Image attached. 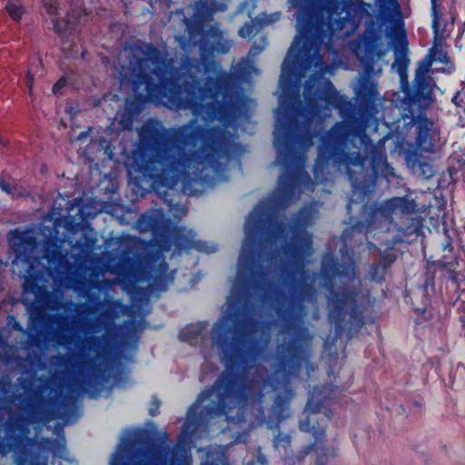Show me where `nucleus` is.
<instances>
[{"label": "nucleus", "instance_id": "f3484780", "mask_svg": "<svg viewBox=\"0 0 465 465\" xmlns=\"http://www.w3.org/2000/svg\"><path fill=\"white\" fill-rule=\"evenodd\" d=\"M443 33V38L441 40L436 39L435 34L433 33V45L430 49L428 60L422 64L425 66V72H429L432 62H440L447 64L450 61L448 60V54L443 50L442 43L444 39L448 37V34L440 28Z\"/></svg>", "mask_w": 465, "mask_h": 465}, {"label": "nucleus", "instance_id": "9b49d317", "mask_svg": "<svg viewBox=\"0 0 465 465\" xmlns=\"http://www.w3.org/2000/svg\"><path fill=\"white\" fill-rule=\"evenodd\" d=\"M355 94L361 104L371 111H377V102L381 100L378 85L370 78H361L355 89Z\"/></svg>", "mask_w": 465, "mask_h": 465}, {"label": "nucleus", "instance_id": "8fccbe9b", "mask_svg": "<svg viewBox=\"0 0 465 465\" xmlns=\"http://www.w3.org/2000/svg\"><path fill=\"white\" fill-rule=\"evenodd\" d=\"M347 208L349 211L351 210V203H348Z\"/></svg>", "mask_w": 465, "mask_h": 465}, {"label": "nucleus", "instance_id": "cd10ccee", "mask_svg": "<svg viewBox=\"0 0 465 465\" xmlns=\"http://www.w3.org/2000/svg\"><path fill=\"white\" fill-rule=\"evenodd\" d=\"M156 225V219L151 215H142L140 220L137 221V226L140 231H154Z\"/></svg>", "mask_w": 465, "mask_h": 465}, {"label": "nucleus", "instance_id": "b1692460", "mask_svg": "<svg viewBox=\"0 0 465 465\" xmlns=\"http://www.w3.org/2000/svg\"><path fill=\"white\" fill-rule=\"evenodd\" d=\"M425 66L420 65L416 74L415 84L418 92L430 94L432 91V84L430 79L427 76Z\"/></svg>", "mask_w": 465, "mask_h": 465}, {"label": "nucleus", "instance_id": "3c124183", "mask_svg": "<svg viewBox=\"0 0 465 465\" xmlns=\"http://www.w3.org/2000/svg\"><path fill=\"white\" fill-rule=\"evenodd\" d=\"M401 37H402V39H403V40H405V35H404V33H402V34H401Z\"/></svg>", "mask_w": 465, "mask_h": 465}, {"label": "nucleus", "instance_id": "7ed1b4c3", "mask_svg": "<svg viewBox=\"0 0 465 465\" xmlns=\"http://www.w3.org/2000/svg\"><path fill=\"white\" fill-rule=\"evenodd\" d=\"M117 78L121 86H130L142 104L152 101L171 109H190L194 116L206 110L203 102L225 97L232 84L231 74L219 64L186 58L176 68L166 45L142 44L125 45L120 54Z\"/></svg>", "mask_w": 465, "mask_h": 465}, {"label": "nucleus", "instance_id": "603ef678", "mask_svg": "<svg viewBox=\"0 0 465 465\" xmlns=\"http://www.w3.org/2000/svg\"><path fill=\"white\" fill-rule=\"evenodd\" d=\"M330 457H335V454L334 453H331Z\"/></svg>", "mask_w": 465, "mask_h": 465}, {"label": "nucleus", "instance_id": "c85d7f7f", "mask_svg": "<svg viewBox=\"0 0 465 465\" xmlns=\"http://www.w3.org/2000/svg\"><path fill=\"white\" fill-rule=\"evenodd\" d=\"M384 273L385 268L378 264H375L371 267V272H369V277H371V281L381 282L384 278Z\"/></svg>", "mask_w": 465, "mask_h": 465}, {"label": "nucleus", "instance_id": "423d86ee", "mask_svg": "<svg viewBox=\"0 0 465 465\" xmlns=\"http://www.w3.org/2000/svg\"><path fill=\"white\" fill-rule=\"evenodd\" d=\"M305 411L308 413L307 419L302 420L300 423V429L302 431L312 433L314 442L302 450L301 455L297 456V460H301L302 457L316 452L317 453V464L322 463V455L324 454V443H325V428L327 423V418L325 414H322L320 407L314 399V391L312 393Z\"/></svg>", "mask_w": 465, "mask_h": 465}, {"label": "nucleus", "instance_id": "f8f14e48", "mask_svg": "<svg viewBox=\"0 0 465 465\" xmlns=\"http://www.w3.org/2000/svg\"><path fill=\"white\" fill-rule=\"evenodd\" d=\"M405 162L415 174L421 176L423 179H429L434 175L435 171L432 164L418 150L407 153Z\"/></svg>", "mask_w": 465, "mask_h": 465}, {"label": "nucleus", "instance_id": "4be33fe9", "mask_svg": "<svg viewBox=\"0 0 465 465\" xmlns=\"http://www.w3.org/2000/svg\"><path fill=\"white\" fill-rule=\"evenodd\" d=\"M226 447H218L208 450L206 459L201 465H230Z\"/></svg>", "mask_w": 465, "mask_h": 465}, {"label": "nucleus", "instance_id": "6ab92c4d", "mask_svg": "<svg viewBox=\"0 0 465 465\" xmlns=\"http://www.w3.org/2000/svg\"><path fill=\"white\" fill-rule=\"evenodd\" d=\"M168 265L165 262H163L160 264L159 269L156 271L155 277L153 279V282L152 283V287L158 291H165L168 284L171 283L173 280V273H167Z\"/></svg>", "mask_w": 465, "mask_h": 465}, {"label": "nucleus", "instance_id": "09e8293b", "mask_svg": "<svg viewBox=\"0 0 465 465\" xmlns=\"http://www.w3.org/2000/svg\"><path fill=\"white\" fill-rule=\"evenodd\" d=\"M401 116H402L403 118H405V117H408V114H405V113H403V114H401Z\"/></svg>", "mask_w": 465, "mask_h": 465}, {"label": "nucleus", "instance_id": "473e14b6", "mask_svg": "<svg viewBox=\"0 0 465 465\" xmlns=\"http://www.w3.org/2000/svg\"><path fill=\"white\" fill-rule=\"evenodd\" d=\"M133 125V117L129 113L120 114V126L123 129L130 130Z\"/></svg>", "mask_w": 465, "mask_h": 465}, {"label": "nucleus", "instance_id": "9d476101", "mask_svg": "<svg viewBox=\"0 0 465 465\" xmlns=\"http://www.w3.org/2000/svg\"><path fill=\"white\" fill-rule=\"evenodd\" d=\"M356 294L351 292H336L328 298L330 307L329 321L336 325L337 332L340 329L341 315L343 311L349 307L351 308V315L355 314L354 305L356 303Z\"/></svg>", "mask_w": 465, "mask_h": 465}, {"label": "nucleus", "instance_id": "72a5a7b5", "mask_svg": "<svg viewBox=\"0 0 465 465\" xmlns=\"http://www.w3.org/2000/svg\"><path fill=\"white\" fill-rule=\"evenodd\" d=\"M25 84L27 85V90H29L30 95H33L34 74L32 69L27 71V79H25Z\"/></svg>", "mask_w": 465, "mask_h": 465}, {"label": "nucleus", "instance_id": "0eeeda50", "mask_svg": "<svg viewBox=\"0 0 465 465\" xmlns=\"http://www.w3.org/2000/svg\"><path fill=\"white\" fill-rule=\"evenodd\" d=\"M196 234L192 230L183 227H172L160 234L155 240L162 252L173 250V253H180L183 251L195 249L199 252L212 253L217 250V245L213 242L196 240Z\"/></svg>", "mask_w": 465, "mask_h": 465}, {"label": "nucleus", "instance_id": "a878e982", "mask_svg": "<svg viewBox=\"0 0 465 465\" xmlns=\"http://www.w3.org/2000/svg\"><path fill=\"white\" fill-rule=\"evenodd\" d=\"M6 12L12 19L19 21L24 13V9L18 0H9L5 6Z\"/></svg>", "mask_w": 465, "mask_h": 465}, {"label": "nucleus", "instance_id": "412c9836", "mask_svg": "<svg viewBox=\"0 0 465 465\" xmlns=\"http://www.w3.org/2000/svg\"><path fill=\"white\" fill-rule=\"evenodd\" d=\"M282 131L277 125L274 131V147L277 152L275 163L279 165H288L289 162V149L285 143L281 142Z\"/></svg>", "mask_w": 465, "mask_h": 465}, {"label": "nucleus", "instance_id": "a19ab883", "mask_svg": "<svg viewBox=\"0 0 465 465\" xmlns=\"http://www.w3.org/2000/svg\"><path fill=\"white\" fill-rule=\"evenodd\" d=\"M88 134H89L88 131H84V132L80 133L77 137V140H83L84 138L88 136Z\"/></svg>", "mask_w": 465, "mask_h": 465}, {"label": "nucleus", "instance_id": "c03bdc74", "mask_svg": "<svg viewBox=\"0 0 465 465\" xmlns=\"http://www.w3.org/2000/svg\"><path fill=\"white\" fill-rule=\"evenodd\" d=\"M180 213H182V214H183V215H184V214H186V213H187V209H186V208H184V207H182V209H180Z\"/></svg>", "mask_w": 465, "mask_h": 465}, {"label": "nucleus", "instance_id": "aec40b11", "mask_svg": "<svg viewBox=\"0 0 465 465\" xmlns=\"http://www.w3.org/2000/svg\"><path fill=\"white\" fill-rule=\"evenodd\" d=\"M205 327L206 324L202 322L189 325L180 332V339L194 345L199 340H203V331Z\"/></svg>", "mask_w": 465, "mask_h": 465}, {"label": "nucleus", "instance_id": "5701e85b", "mask_svg": "<svg viewBox=\"0 0 465 465\" xmlns=\"http://www.w3.org/2000/svg\"><path fill=\"white\" fill-rule=\"evenodd\" d=\"M440 2L441 0H430V11L432 16V30L435 34L436 39L441 40L443 38V33L440 31L441 26V13H440Z\"/></svg>", "mask_w": 465, "mask_h": 465}, {"label": "nucleus", "instance_id": "58836bf2", "mask_svg": "<svg viewBox=\"0 0 465 465\" xmlns=\"http://www.w3.org/2000/svg\"><path fill=\"white\" fill-rule=\"evenodd\" d=\"M64 86V79H60L56 82V84L53 86V92L54 94H57L60 90V88Z\"/></svg>", "mask_w": 465, "mask_h": 465}, {"label": "nucleus", "instance_id": "7c9ffc66", "mask_svg": "<svg viewBox=\"0 0 465 465\" xmlns=\"http://www.w3.org/2000/svg\"><path fill=\"white\" fill-rule=\"evenodd\" d=\"M256 26H257V24H255V20L252 21V24L245 23L239 29V35L242 38H247V37L252 36L255 33Z\"/></svg>", "mask_w": 465, "mask_h": 465}, {"label": "nucleus", "instance_id": "dca6fc26", "mask_svg": "<svg viewBox=\"0 0 465 465\" xmlns=\"http://www.w3.org/2000/svg\"><path fill=\"white\" fill-rule=\"evenodd\" d=\"M383 213L392 214L400 213H414L417 211V204L414 200L410 198H390L382 205Z\"/></svg>", "mask_w": 465, "mask_h": 465}, {"label": "nucleus", "instance_id": "c9c22d12", "mask_svg": "<svg viewBox=\"0 0 465 465\" xmlns=\"http://www.w3.org/2000/svg\"><path fill=\"white\" fill-rule=\"evenodd\" d=\"M262 43H263V45L262 47H256L255 45L253 47H252L250 49V52L249 54H252V55H256L258 54H260L262 49L264 48V46L266 45V39L265 38H262Z\"/></svg>", "mask_w": 465, "mask_h": 465}, {"label": "nucleus", "instance_id": "37998d69", "mask_svg": "<svg viewBox=\"0 0 465 465\" xmlns=\"http://www.w3.org/2000/svg\"><path fill=\"white\" fill-rule=\"evenodd\" d=\"M460 94V93H458L452 99V101L456 104H459L458 103V99H459V95Z\"/></svg>", "mask_w": 465, "mask_h": 465}, {"label": "nucleus", "instance_id": "79ce46f5", "mask_svg": "<svg viewBox=\"0 0 465 465\" xmlns=\"http://www.w3.org/2000/svg\"><path fill=\"white\" fill-rule=\"evenodd\" d=\"M176 41L180 44V45H182L183 48H185V45H183V37L180 36V37H175Z\"/></svg>", "mask_w": 465, "mask_h": 465}, {"label": "nucleus", "instance_id": "5fc2aeb1", "mask_svg": "<svg viewBox=\"0 0 465 465\" xmlns=\"http://www.w3.org/2000/svg\"><path fill=\"white\" fill-rule=\"evenodd\" d=\"M42 465H46V463H45V462H44Z\"/></svg>", "mask_w": 465, "mask_h": 465}, {"label": "nucleus", "instance_id": "c756f323", "mask_svg": "<svg viewBox=\"0 0 465 465\" xmlns=\"http://www.w3.org/2000/svg\"><path fill=\"white\" fill-rule=\"evenodd\" d=\"M274 447L276 449H284L286 450L289 446H290V443H291V438L289 435H286V434H282V433H279L275 438H274Z\"/></svg>", "mask_w": 465, "mask_h": 465}, {"label": "nucleus", "instance_id": "4c0bfd02", "mask_svg": "<svg viewBox=\"0 0 465 465\" xmlns=\"http://www.w3.org/2000/svg\"><path fill=\"white\" fill-rule=\"evenodd\" d=\"M28 195V192L25 189L17 185V190L15 191V194L13 197H26Z\"/></svg>", "mask_w": 465, "mask_h": 465}, {"label": "nucleus", "instance_id": "bb28decb", "mask_svg": "<svg viewBox=\"0 0 465 465\" xmlns=\"http://www.w3.org/2000/svg\"><path fill=\"white\" fill-rule=\"evenodd\" d=\"M64 215H56L54 210H52L45 218L44 223L52 222L53 223V231L57 233L58 228L62 226H66V219Z\"/></svg>", "mask_w": 465, "mask_h": 465}, {"label": "nucleus", "instance_id": "ea45409f", "mask_svg": "<svg viewBox=\"0 0 465 465\" xmlns=\"http://www.w3.org/2000/svg\"><path fill=\"white\" fill-rule=\"evenodd\" d=\"M406 61H407V59H406L405 55H401V56H399L396 58V62L402 65H405Z\"/></svg>", "mask_w": 465, "mask_h": 465}, {"label": "nucleus", "instance_id": "f03ea898", "mask_svg": "<svg viewBox=\"0 0 465 465\" xmlns=\"http://www.w3.org/2000/svg\"><path fill=\"white\" fill-rule=\"evenodd\" d=\"M197 120L166 130L159 122H149L140 129L139 150L126 163L128 183L137 192L149 183L153 190L172 189L178 181L183 191L194 195L193 184L204 186L212 173L214 177L224 171L229 161L233 135L222 128L205 129Z\"/></svg>", "mask_w": 465, "mask_h": 465}, {"label": "nucleus", "instance_id": "2eb2a0df", "mask_svg": "<svg viewBox=\"0 0 465 465\" xmlns=\"http://www.w3.org/2000/svg\"><path fill=\"white\" fill-rule=\"evenodd\" d=\"M45 11L52 16L51 20L54 25V29L58 34H72V32L75 29L76 22L71 20L70 16L66 20H58L55 15L58 13V7L56 5V0H43Z\"/></svg>", "mask_w": 465, "mask_h": 465}, {"label": "nucleus", "instance_id": "20e7f679", "mask_svg": "<svg viewBox=\"0 0 465 465\" xmlns=\"http://www.w3.org/2000/svg\"><path fill=\"white\" fill-rule=\"evenodd\" d=\"M220 351L222 361L227 367V372L204 390L196 401L190 407L182 431L178 435V443L172 450L162 447H150L140 453V465H193L191 454L193 434L198 429L204 415L224 414L230 422L244 420L242 411L253 381L249 386H242L238 381L229 380L230 361L239 358L237 341H212ZM129 444L124 440L112 456L110 465H122L124 452Z\"/></svg>", "mask_w": 465, "mask_h": 465}, {"label": "nucleus", "instance_id": "ddd939ff", "mask_svg": "<svg viewBox=\"0 0 465 465\" xmlns=\"http://www.w3.org/2000/svg\"><path fill=\"white\" fill-rule=\"evenodd\" d=\"M322 273L324 274L325 276H339L341 281H343L344 277H348V279H351L354 276L355 273L354 263L351 262L347 266H341L339 265L331 255L327 254L322 259Z\"/></svg>", "mask_w": 465, "mask_h": 465}, {"label": "nucleus", "instance_id": "6e6552de", "mask_svg": "<svg viewBox=\"0 0 465 465\" xmlns=\"http://www.w3.org/2000/svg\"><path fill=\"white\" fill-rule=\"evenodd\" d=\"M343 124H335L331 130L322 136V143L318 147V156L315 160L313 173L316 183H322L326 180L325 169L329 159L335 156L336 152L341 149L342 138L341 131Z\"/></svg>", "mask_w": 465, "mask_h": 465}, {"label": "nucleus", "instance_id": "a18cd8bd", "mask_svg": "<svg viewBox=\"0 0 465 465\" xmlns=\"http://www.w3.org/2000/svg\"><path fill=\"white\" fill-rule=\"evenodd\" d=\"M312 135H311V137H310V143L308 144H306L307 147L312 145L313 143H312Z\"/></svg>", "mask_w": 465, "mask_h": 465}, {"label": "nucleus", "instance_id": "393cba45", "mask_svg": "<svg viewBox=\"0 0 465 465\" xmlns=\"http://www.w3.org/2000/svg\"><path fill=\"white\" fill-rule=\"evenodd\" d=\"M282 17V14L280 11H275L270 14L262 13L258 16L254 18V24H257L260 28L264 26H269L277 21H279Z\"/></svg>", "mask_w": 465, "mask_h": 465}, {"label": "nucleus", "instance_id": "4468645a", "mask_svg": "<svg viewBox=\"0 0 465 465\" xmlns=\"http://www.w3.org/2000/svg\"><path fill=\"white\" fill-rule=\"evenodd\" d=\"M418 128L416 140L418 150L429 153H433L436 133L432 130V124L426 119L420 120Z\"/></svg>", "mask_w": 465, "mask_h": 465}, {"label": "nucleus", "instance_id": "e433bc0d", "mask_svg": "<svg viewBox=\"0 0 465 465\" xmlns=\"http://www.w3.org/2000/svg\"><path fill=\"white\" fill-rule=\"evenodd\" d=\"M409 94H405V97L404 99H409V101L405 102L404 100L402 101V104H405L406 106L403 107L404 110L406 111H409L410 112V109L411 108L412 106V104H413V98L411 97H409Z\"/></svg>", "mask_w": 465, "mask_h": 465}, {"label": "nucleus", "instance_id": "39448f33", "mask_svg": "<svg viewBox=\"0 0 465 465\" xmlns=\"http://www.w3.org/2000/svg\"><path fill=\"white\" fill-rule=\"evenodd\" d=\"M317 213L318 203H311L301 209L291 226L290 231L292 236L286 246L285 252L296 262L303 261L313 252L312 237L306 232V228L312 223Z\"/></svg>", "mask_w": 465, "mask_h": 465}, {"label": "nucleus", "instance_id": "de8ad7c7", "mask_svg": "<svg viewBox=\"0 0 465 465\" xmlns=\"http://www.w3.org/2000/svg\"><path fill=\"white\" fill-rule=\"evenodd\" d=\"M248 5V4H247V2H244V3L242 4V8L241 10H242V9L244 8V6H245V5Z\"/></svg>", "mask_w": 465, "mask_h": 465}, {"label": "nucleus", "instance_id": "864d4df0", "mask_svg": "<svg viewBox=\"0 0 465 465\" xmlns=\"http://www.w3.org/2000/svg\"><path fill=\"white\" fill-rule=\"evenodd\" d=\"M254 74H259V72L255 68H254Z\"/></svg>", "mask_w": 465, "mask_h": 465}, {"label": "nucleus", "instance_id": "1a4fd4ad", "mask_svg": "<svg viewBox=\"0 0 465 465\" xmlns=\"http://www.w3.org/2000/svg\"><path fill=\"white\" fill-rule=\"evenodd\" d=\"M8 242L10 248L15 253L14 264L28 258V254L32 253L36 247V239L32 230L11 231L8 232Z\"/></svg>", "mask_w": 465, "mask_h": 465}, {"label": "nucleus", "instance_id": "f257e3e1", "mask_svg": "<svg viewBox=\"0 0 465 465\" xmlns=\"http://www.w3.org/2000/svg\"><path fill=\"white\" fill-rule=\"evenodd\" d=\"M375 4L383 16L399 13L397 0H375ZM288 5L294 11L297 35L282 64L279 80L281 108L277 111V123H280L282 111L286 112L289 108L288 98L299 97L302 80L312 68L316 74L305 84L306 105L301 113L305 122L311 124L315 119L329 117L334 108L344 116L351 111L352 104L323 77L331 71L323 61L321 50L322 46L330 48L354 34L361 17L353 7L341 0H288ZM290 109L295 110V106L292 104Z\"/></svg>", "mask_w": 465, "mask_h": 465}, {"label": "nucleus", "instance_id": "49530a36", "mask_svg": "<svg viewBox=\"0 0 465 465\" xmlns=\"http://www.w3.org/2000/svg\"><path fill=\"white\" fill-rule=\"evenodd\" d=\"M244 63H245V61H244V60L241 61V63H240V64H239V66H240V68H241V69H242V64H244Z\"/></svg>", "mask_w": 465, "mask_h": 465}, {"label": "nucleus", "instance_id": "2f4dec72", "mask_svg": "<svg viewBox=\"0 0 465 465\" xmlns=\"http://www.w3.org/2000/svg\"><path fill=\"white\" fill-rule=\"evenodd\" d=\"M0 189L10 196H15L17 190V184H11L6 183L3 178H0Z\"/></svg>", "mask_w": 465, "mask_h": 465}, {"label": "nucleus", "instance_id": "f704fd0d", "mask_svg": "<svg viewBox=\"0 0 465 465\" xmlns=\"http://www.w3.org/2000/svg\"><path fill=\"white\" fill-rule=\"evenodd\" d=\"M159 409H160V401L157 399H153L152 401V406L149 410L151 416H156L159 414Z\"/></svg>", "mask_w": 465, "mask_h": 465}, {"label": "nucleus", "instance_id": "a211bd4d", "mask_svg": "<svg viewBox=\"0 0 465 465\" xmlns=\"http://www.w3.org/2000/svg\"><path fill=\"white\" fill-rule=\"evenodd\" d=\"M363 161H364L363 158L361 156V154L359 153H352L351 155L344 154V155L341 156L338 160V163L340 165H342V164L345 165L349 178L352 183L353 188H356V184L353 181L354 178H353V172H352L351 168L357 167V168H359L360 171H361L363 169Z\"/></svg>", "mask_w": 465, "mask_h": 465}]
</instances>
